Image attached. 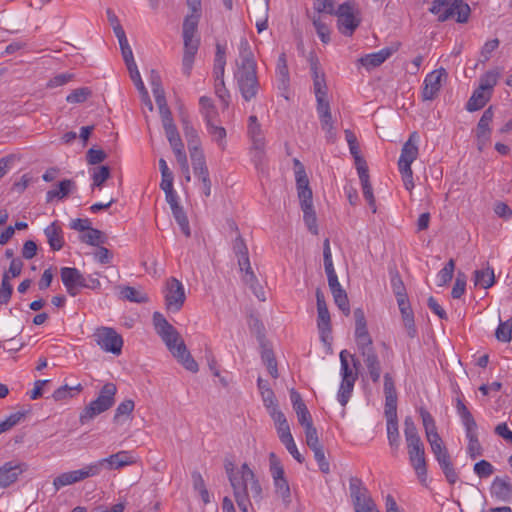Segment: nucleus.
Masks as SVG:
<instances>
[{
	"instance_id": "obj_52",
	"label": "nucleus",
	"mask_w": 512,
	"mask_h": 512,
	"mask_svg": "<svg viewBox=\"0 0 512 512\" xmlns=\"http://www.w3.org/2000/svg\"><path fill=\"white\" fill-rule=\"evenodd\" d=\"M495 336L497 340L501 342H509L512 338V319L500 322L496 329Z\"/></svg>"
},
{
	"instance_id": "obj_45",
	"label": "nucleus",
	"mask_w": 512,
	"mask_h": 512,
	"mask_svg": "<svg viewBox=\"0 0 512 512\" xmlns=\"http://www.w3.org/2000/svg\"><path fill=\"white\" fill-rule=\"evenodd\" d=\"M317 314V327L322 340L326 341L331 333L330 314L328 310L317 312Z\"/></svg>"
},
{
	"instance_id": "obj_21",
	"label": "nucleus",
	"mask_w": 512,
	"mask_h": 512,
	"mask_svg": "<svg viewBox=\"0 0 512 512\" xmlns=\"http://www.w3.org/2000/svg\"><path fill=\"white\" fill-rule=\"evenodd\" d=\"M493 116H494V113H493L492 108L490 107L483 112V114L478 122L477 129H476V136H477V145H478L479 150H482L486 146V144L489 142L490 135H491L490 124L493 120Z\"/></svg>"
},
{
	"instance_id": "obj_64",
	"label": "nucleus",
	"mask_w": 512,
	"mask_h": 512,
	"mask_svg": "<svg viewBox=\"0 0 512 512\" xmlns=\"http://www.w3.org/2000/svg\"><path fill=\"white\" fill-rule=\"evenodd\" d=\"M276 73L281 84L286 86L289 81V72L284 54H282L278 59Z\"/></svg>"
},
{
	"instance_id": "obj_3",
	"label": "nucleus",
	"mask_w": 512,
	"mask_h": 512,
	"mask_svg": "<svg viewBox=\"0 0 512 512\" xmlns=\"http://www.w3.org/2000/svg\"><path fill=\"white\" fill-rule=\"evenodd\" d=\"M355 318V343L358 353L367 368L370 379L377 383L381 377V363L372 338L367 329L364 312L358 308L354 311Z\"/></svg>"
},
{
	"instance_id": "obj_31",
	"label": "nucleus",
	"mask_w": 512,
	"mask_h": 512,
	"mask_svg": "<svg viewBox=\"0 0 512 512\" xmlns=\"http://www.w3.org/2000/svg\"><path fill=\"white\" fill-rule=\"evenodd\" d=\"M473 282L476 287L488 289L495 283V274L493 268L486 266L482 269H477L473 274Z\"/></svg>"
},
{
	"instance_id": "obj_40",
	"label": "nucleus",
	"mask_w": 512,
	"mask_h": 512,
	"mask_svg": "<svg viewBox=\"0 0 512 512\" xmlns=\"http://www.w3.org/2000/svg\"><path fill=\"white\" fill-rule=\"evenodd\" d=\"M83 390V386L78 383L75 386L63 385L53 392L55 401H63L75 397Z\"/></svg>"
},
{
	"instance_id": "obj_54",
	"label": "nucleus",
	"mask_w": 512,
	"mask_h": 512,
	"mask_svg": "<svg viewBox=\"0 0 512 512\" xmlns=\"http://www.w3.org/2000/svg\"><path fill=\"white\" fill-rule=\"evenodd\" d=\"M302 211H303V219H304V222L308 228V230L313 233V234H317L318 233V226H317V218H316V214H315V211L313 209V206L309 207V208H301Z\"/></svg>"
},
{
	"instance_id": "obj_18",
	"label": "nucleus",
	"mask_w": 512,
	"mask_h": 512,
	"mask_svg": "<svg viewBox=\"0 0 512 512\" xmlns=\"http://www.w3.org/2000/svg\"><path fill=\"white\" fill-rule=\"evenodd\" d=\"M310 69L313 79V91L315 94L316 102L321 103L329 101L325 74L319 67V64L316 60H311Z\"/></svg>"
},
{
	"instance_id": "obj_46",
	"label": "nucleus",
	"mask_w": 512,
	"mask_h": 512,
	"mask_svg": "<svg viewBox=\"0 0 512 512\" xmlns=\"http://www.w3.org/2000/svg\"><path fill=\"white\" fill-rule=\"evenodd\" d=\"M191 161H192V166H193L195 176L201 182H203L204 179L209 180L210 179L209 172H208V168L206 165V160H205L204 154L196 156V157H192Z\"/></svg>"
},
{
	"instance_id": "obj_38",
	"label": "nucleus",
	"mask_w": 512,
	"mask_h": 512,
	"mask_svg": "<svg viewBox=\"0 0 512 512\" xmlns=\"http://www.w3.org/2000/svg\"><path fill=\"white\" fill-rule=\"evenodd\" d=\"M231 484L234 489L235 499L239 509L242 512H248L251 503L247 495V482H231Z\"/></svg>"
},
{
	"instance_id": "obj_23",
	"label": "nucleus",
	"mask_w": 512,
	"mask_h": 512,
	"mask_svg": "<svg viewBox=\"0 0 512 512\" xmlns=\"http://www.w3.org/2000/svg\"><path fill=\"white\" fill-rule=\"evenodd\" d=\"M295 176L301 208H309L313 206L312 191L309 187V180L303 167H300V169L296 171Z\"/></svg>"
},
{
	"instance_id": "obj_42",
	"label": "nucleus",
	"mask_w": 512,
	"mask_h": 512,
	"mask_svg": "<svg viewBox=\"0 0 512 512\" xmlns=\"http://www.w3.org/2000/svg\"><path fill=\"white\" fill-rule=\"evenodd\" d=\"M135 407L134 401L131 399H126L122 401L116 408L114 414V422L123 423L127 420L131 413L133 412Z\"/></svg>"
},
{
	"instance_id": "obj_37",
	"label": "nucleus",
	"mask_w": 512,
	"mask_h": 512,
	"mask_svg": "<svg viewBox=\"0 0 512 512\" xmlns=\"http://www.w3.org/2000/svg\"><path fill=\"white\" fill-rule=\"evenodd\" d=\"M387 440L392 454H396L400 447V434L398 419H386Z\"/></svg>"
},
{
	"instance_id": "obj_56",
	"label": "nucleus",
	"mask_w": 512,
	"mask_h": 512,
	"mask_svg": "<svg viewBox=\"0 0 512 512\" xmlns=\"http://www.w3.org/2000/svg\"><path fill=\"white\" fill-rule=\"evenodd\" d=\"M262 401L270 416L274 411H280L277 406L275 395L270 388H265L261 393Z\"/></svg>"
},
{
	"instance_id": "obj_22",
	"label": "nucleus",
	"mask_w": 512,
	"mask_h": 512,
	"mask_svg": "<svg viewBox=\"0 0 512 512\" xmlns=\"http://www.w3.org/2000/svg\"><path fill=\"white\" fill-rule=\"evenodd\" d=\"M316 111L322 130L325 131L327 139L333 142L336 138V131L330 111L329 101L317 103Z\"/></svg>"
},
{
	"instance_id": "obj_53",
	"label": "nucleus",
	"mask_w": 512,
	"mask_h": 512,
	"mask_svg": "<svg viewBox=\"0 0 512 512\" xmlns=\"http://www.w3.org/2000/svg\"><path fill=\"white\" fill-rule=\"evenodd\" d=\"M91 175L93 179V187H101L109 178L110 169L107 166H98L92 169Z\"/></svg>"
},
{
	"instance_id": "obj_55",
	"label": "nucleus",
	"mask_w": 512,
	"mask_h": 512,
	"mask_svg": "<svg viewBox=\"0 0 512 512\" xmlns=\"http://www.w3.org/2000/svg\"><path fill=\"white\" fill-rule=\"evenodd\" d=\"M334 302L337 307L345 314L349 315L350 313V305L347 294L344 289H338L336 292L332 293Z\"/></svg>"
},
{
	"instance_id": "obj_8",
	"label": "nucleus",
	"mask_w": 512,
	"mask_h": 512,
	"mask_svg": "<svg viewBox=\"0 0 512 512\" xmlns=\"http://www.w3.org/2000/svg\"><path fill=\"white\" fill-rule=\"evenodd\" d=\"M117 387L114 383L108 382L103 385L97 398L91 401L81 412L79 421L86 424L97 415L109 410L115 402Z\"/></svg>"
},
{
	"instance_id": "obj_50",
	"label": "nucleus",
	"mask_w": 512,
	"mask_h": 512,
	"mask_svg": "<svg viewBox=\"0 0 512 512\" xmlns=\"http://www.w3.org/2000/svg\"><path fill=\"white\" fill-rule=\"evenodd\" d=\"M454 269L455 262L453 259H450L446 265L437 273L436 284L441 287L450 282L453 277Z\"/></svg>"
},
{
	"instance_id": "obj_12",
	"label": "nucleus",
	"mask_w": 512,
	"mask_h": 512,
	"mask_svg": "<svg viewBox=\"0 0 512 512\" xmlns=\"http://www.w3.org/2000/svg\"><path fill=\"white\" fill-rule=\"evenodd\" d=\"M164 299L168 311L173 313L180 311L186 299L184 285L176 278L168 279L164 289Z\"/></svg>"
},
{
	"instance_id": "obj_43",
	"label": "nucleus",
	"mask_w": 512,
	"mask_h": 512,
	"mask_svg": "<svg viewBox=\"0 0 512 512\" xmlns=\"http://www.w3.org/2000/svg\"><path fill=\"white\" fill-rule=\"evenodd\" d=\"M226 65L225 50L220 45L216 47V54L214 58L213 76L214 79L224 78Z\"/></svg>"
},
{
	"instance_id": "obj_57",
	"label": "nucleus",
	"mask_w": 512,
	"mask_h": 512,
	"mask_svg": "<svg viewBox=\"0 0 512 512\" xmlns=\"http://www.w3.org/2000/svg\"><path fill=\"white\" fill-rule=\"evenodd\" d=\"M420 416L425 430V436L437 433V426L432 415L425 409H420Z\"/></svg>"
},
{
	"instance_id": "obj_28",
	"label": "nucleus",
	"mask_w": 512,
	"mask_h": 512,
	"mask_svg": "<svg viewBox=\"0 0 512 512\" xmlns=\"http://www.w3.org/2000/svg\"><path fill=\"white\" fill-rule=\"evenodd\" d=\"M274 422L278 437L282 444L293 439L290 426L285 415L281 411H274L270 416Z\"/></svg>"
},
{
	"instance_id": "obj_60",
	"label": "nucleus",
	"mask_w": 512,
	"mask_h": 512,
	"mask_svg": "<svg viewBox=\"0 0 512 512\" xmlns=\"http://www.w3.org/2000/svg\"><path fill=\"white\" fill-rule=\"evenodd\" d=\"M384 414L386 419H398L397 417V395L385 396Z\"/></svg>"
},
{
	"instance_id": "obj_9",
	"label": "nucleus",
	"mask_w": 512,
	"mask_h": 512,
	"mask_svg": "<svg viewBox=\"0 0 512 512\" xmlns=\"http://www.w3.org/2000/svg\"><path fill=\"white\" fill-rule=\"evenodd\" d=\"M456 408L465 428V435L468 440L467 453L471 458H477L481 456L483 452L482 446L478 440L477 424L468 408L461 401H458Z\"/></svg>"
},
{
	"instance_id": "obj_30",
	"label": "nucleus",
	"mask_w": 512,
	"mask_h": 512,
	"mask_svg": "<svg viewBox=\"0 0 512 512\" xmlns=\"http://www.w3.org/2000/svg\"><path fill=\"white\" fill-rule=\"evenodd\" d=\"M50 248L59 251L64 245L63 231L57 222H53L44 229Z\"/></svg>"
},
{
	"instance_id": "obj_27",
	"label": "nucleus",
	"mask_w": 512,
	"mask_h": 512,
	"mask_svg": "<svg viewBox=\"0 0 512 512\" xmlns=\"http://www.w3.org/2000/svg\"><path fill=\"white\" fill-rule=\"evenodd\" d=\"M76 190V183L71 179L62 180L54 189L47 191L46 202L50 203L54 200H62L70 193Z\"/></svg>"
},
{
	"instance_id": "obj_61",
	"label": "nucleus",
	"mask_w": 512,
	"mask_h": 512,
	"mask_svg": "<svg viewBox=\"0 0 512 512\" xmlns=\"http://www.w3.org/2000/svg\"><path fill=\"white\" fill-rule=\"evenodd\" d=\"M171 211H172V214H173L176 222L180 226L181 231L185 234V236H189L190 235L189 222H188V219H187L182 207L181 206L176 207V208L172 209Z\"/></svg>"
},
{
	"instance_id": "obj_62",
	"label": "nucleus",
	"mask_w": 512,
	"mask_h": 512,
	"mask_svg": "<svg viewBox=\"0 0 512 512\" xmlns=\"http://www.w3.org/2000/svg\"><path fill=\"white\" fill-rule=\"evenodd\" d=\"M465 290H466V276L464 273L459 272L457 274L455 283L453 285L451 295L454 299H459L464 295Z\"/></svg>"
},
{
	"instance_id": "obj_5",
	"label": "nucleus",
	"mask_w": 512,
	"mask_h": 512,
	"mask_svg": "<svg viewBox=\"0 0 512 512\" xmlns=\"http://www.w3.org/2000/svg\"><path fill=\"white\" fill-rule=\"evenodd\" d=\"M339 359V374L341 377V382L337 392V400L344 407L352 396L355 383L358 379V366L360 362L355 357V355L351 354L347 350H342L339 353Z\"/></svg>"
},
{
	"instance_id": "obj_26",
	"label": "nucleus",
	"mask_w": 512,
	"mask_h": 512,
	"mask_svg": "<svg viewBox=\"0 0 512 512\" xmlns=\"http://www.w3.org/2000/svg\"><path fill=\"white\" fill-rule=\"evenodd\" d=\"M394 50L386 47L377 52L367 54L360 58V63L366 69H373L384 63L392 54Z\"/></svg>"
},
{
	"instance_id": "obj_44",
	"label": "nucleus",
	"mask_w": 512,
	"mask_h": 512,
	"mask_svg": "<svg viewBox=\"0 0 512 512\" xmlns=\"http://www.w3.org/2000/svg\"><path fill=\"white\" fill-rule=\"evenodd\" d=\"M313 26L321 42L324 44H328L331 40L330 28L321 15L313 17Z\"/></svg>"
},
{
	"instance_id": "obj_59",
	"label": "nucleus",
	"mask_w": 512,
	"mask_h": 512,
	"mask_svg": "<svg viewBox=\"0 0 512 512\" xmlns=\"http://www.w3.org/2000/svg\"><path fill=\"white\" fill-rule=\"evenodd\" d=\"M493 472V465L486 460H480L474 465V473L480 479L490 477Z\"/></svg>"
},
{
	"instance_id": "obj_35",
	"label": "nucleus",
	"mask_w": 512,
	"mask_h": 512,
	"mask_svg": "<svg viewBox=\"0 0 512 512\" xmlns=\"http://www.w3.org/2000/svg\"><path fill=\"white\" fill-rule=\"evenodd\" d=\"M454 7V1L451 0H435L430 11L437 16L439 21H446L452 19V8Z\"/></svg>"
},
{
	"instance_id": "obj_1",
	"label": "nucleus",
	"mask_w": 512,
	"mask_h": 512,
	"mask_svg": "<svg viewBox=\"0 0 512 512\" xmlns=\"http://www.w3.org/2000/svg\"><path fill=\"white\" fill-rule=\"evenodd\" d=\"M201 1L202 0H187V5L191 10V13L188 14L183 21V54L181 61L182 73L185 76L191 75L200 46L198 23L201 17Z\"/></svg>"
},
{
	"instance_id": "obj_11",
	"label": "nucleus",
	"mask_w": 512,
	"mask_h": 512,
	"mask_svg": "<svg viewBox=\"0 0 512 512\" xmlns=\"http://www.w3.org/2000/svg\"><path fill=\"white\" fill-rule=\"evenodd\" d=\"M94 340L105 351L119 355L123 347V339L113 328L100 327L94 332Z\"/></svg>"
},
{
	"instance_id": "obj_10",
	"label": "nucleus",
	"mask_w": 512,
	"mask_h": 512,
	"mask_svg": "<svg viewBox=\"0 0 512 512\" xmlns=\"http://www.w3.org/2000/svg\"><path fill=\"white\" fill-rule=\"evenodd\" d=\"M335 15L338 18V30L345 36H351L360 24L357 6L352 1L341 4Z\"/></svg>"
},
{
	"instance_id": "obj_25",
	"label": "nucleus",
	"mask_w": 512,
	"mask_h": 512,
	"mask_svg": "<svg viewBox=\"0 0 512 512\" xmlns=\"http://www.w3.org/2000/svg\"><path fill=\"white\" fill-rule=\"evenodd\" d=\"M135 457L127 451H120L116 454L110 455L107 458L101 459L105 470L118 469L128 464L133 463Z\"/></svg>"
},
{
	"instance_id": "obj_4",
	"label": "nucleus",
	"mask_w": 512,
	"mask_h": 512,
	"mask_svg": "<svg viewBox=\"0 0 512 512\" xmlns=\"http://www.w3.org/2000/svg\"><path fill=\"white\" fill-rule=\"evenodd\" d=\"M153 319L157 333L160 335L171 354L187 370L194 373L197 372L198 364L188 352L177 330L159 313H155Z\"/></svg>"
},
{
	"instance_id": "obj_32",
	"label": "nucleus",
	"mask_w": 512,
	"mask_h": 512,
	"mask_svg": "<svg viewBox=\"0 0 512 512\" xmlns=\"http://www.w3.org/2000/svg\"><path fill=\"white\" fill-rule=\"evenodd\" d=\"M397 304H398L399 310L401 312L404 325L408 330V334L410 336H414L415 332H416L415 326H414V316H413L412 309L410 307L408 297L406 296V297L397 299Z\"/></svg>"
},
{
	"instance_id": "obj_13",
	"label": "nucleus",
	"mask_w": 512,
	"mask_h": 512,
	"mask_svg": "<svg viewBox=\"0 0 512 512\" xmlns=\"http://www.w3.org/2000/svg\"><path fill=\"white\" fill-rule=\"evenodd\" d=\"M427 442L431 447V451L434 454L440 467L443 469L447 478L453 474V467L450 460L449 453L439 433H434L426 436Z\"/></svg>"
},
{
	"instance_id": "obj_48",
	"label": "nucleus",
	"mask_w": 512,
	"mask_h": 512,
	"mask_svg": "<svg viewBox=\"0 0 512 512\" xmlns=\"http://www.w3.org/2000/svg\"><path fill=\"white\" fill-rule=\"evenodd\" d=\"M250 140L252 143V160L255 163V165H258L262 161L266 147L265 136L263 135L260 137H254L251 138Z\"/></svg>"
},
{
	"instance_id": "obj_34",
	"label": "nucleus",
	"mask_w": 512,
	"mask_h": 512,
	"mask_svg": "<svg viewBox=\"0 0 512 512\" xmlns=\"http://www.w3.org/2000/svg\"><path fill=\"white\" fill-rule=\"evenodd\" d=\"M200 113L205 124L216 122L218 119V110L210 97L202 96L199 99Z\"/></svg>"
},
{
	"instance_id": "obj_29",
	"label": "nucleus",
	"mask_w": 512,
	"mask_h": 512,
	"mask_svg": "<svg viewBox=\"0 0 512 512\" xmlns=\"http://www.w3.org/2000/svg\"><path fill=\"white\" fill-rule=\"evenodd\" d=\"M27 470L25 463L13 460L0 467V480H16Z\"/></svg>"
},
{
	"instance_id": "obj_19",
	"label": "nucleus",
	"mask_w": 512,
	"mask_h": 512,
	"mask_svg": "<svg viewBox=\"0 0 512 512\" xmlns=\"http://www.w3.org/2000/svg\"><path fill=\"white\" fill-rule=\"evenodd\" d=\"M182 128L190 153V158L203 155L204 153L198 130L187 118L182 119Z\"/></svg>"
},
{
	"instance_id": "obj_51",
	"label": "nucleus",
	"mask_w": 512,
	"mask_h": 512,
	"mask_svg": "<svg viewBox=\"0 0 512 512\" xmlns=\"http://www.w3.org/2000/svg\"><path fill=\"white\" fill-rule=\"evenodd\" d=\"M470 8L462 0H454V7L452 8V19L455 18L457 22L464 23L468 20Z\"/></svg>"
},
{
	"instance_id": "obj_63",
	"label": "nucleus",
	"mask_w": 512,
	"mask_h": 512,
	"mask_svg": "<svg viewBox=\"0 0 512 512\" xmlns=\"http://www.w3.org/2000/svg\"><path fill=\"white\" fill-rule=\"evenodd\" d=\"M269 464H270V472L273 480H282L284 475V470L281 462L276 457L274 453H271L269 456Z\"/></svg>"
},
{
	"instance_id": "obj_15",
	"label": "nucleus",
	"mask_w": 512,
	"mask_h": 512,
	"mask_svg": "<svg viewBox=\"0 0 512 512\" xmlns=\"http://www.w3.org/2000/svg\"><path fill=\"white\" fill-rule=\"evenodd\" d=\"M446 76L447 72L444 68L435 69L425 76L422 87L423 100L431 101L438 95L442 80Z\"/></svg>"
},
{
	"instance_id": "obj_6",
	"label": "nucleus",
	"mask_w": 512,
	"mask_h": 512,
	"mask_svg": "<svg viewBox=\"0 0 512 512\" xmlns=\"http://www.w3.org/2000/svg\"><path fill=\"white\" fill-rule=\"evenodd\" d=\"M404 436L409 462L417 476L422 477L426 473L425 447L418 433V429L410 416H407L404 420Z\"/></svg>"
},
{
	"instance_id": "obj_33",
	"label": "nucleus",
	"mask_w": 512,
	"mask_h": 512,
	"mask_svg": "<svg viewBox=\"0 0 512 512\" xmlns=\"http://www.w3.org/2000/svg\"><path fill=\"white\" fill-rule=\"evenodd\" d=\"M163 128L165 130L166 137L169 141V144L175 154V156L179 155V153H185L184 144L181 140V137L178 133V130L173 123L164 124Z\"/></svg>"
},
{
	"instance_id": "obj_2",
	"label": "nucleus",
	"mask_w": 512,
	"mask_h": 512,
	"mask_svg": "<svg viewBox=\"0 0 512 512\" xmlns=\"http://www.w3.org/2000/svg\"><path fill=\"white\" fill-rule=\"evenodd\" d=\"M239 56L236 60L234 79L245 101L256 97L259 89V81L256 72V61L249 42L241 39L239 43Z\"/></svg>"
},
{
	"instance_id": "obj_58",
	"label": "nucleus",
	"mask_w": 512,
	"mask_h": 512,
	"mask_svg": "<svg viewBox=\"0 0 512 512\" xmlns=\"http://www.w3.org/2000/svg\"><path fill=\"white\" fill-rule=\"evenodd\" d=\"M11 279L12 278L9 277V274H3L0 288V303L2 304L8 303L11 298L13 291V286L10 283Z\"/></svg>"
},
{
	"instance_id": "obj_14",
	"label": "nucleus",
	"mask_w": 512,
	"mask_h": 512,
	"mask_svg": "<svg viewBox=\"0 0 512 512\" xmlns=\"http://www.w3.org/2000/svg\"><path fill=\"white\" fill-rule=\"evenodd\" d=\"M350 492L356 512H379L366 488L360 482H351Z\"/></svg>"
},
{
	"instance_id": "obj_20",
	"label": "nucleus",
	"mask_w": 512,
	"mask_h": 512,
	"mask_svg": "<svg viewBox=\"0 0 512 512\" xmlns=\"http://www.w3.org/2000/svg\"><path fill=\"white\" fill-rule=\"evenodd\" d=\"M103 470H105L103 463L101 460H98L81 469L63 473L56 480H83L85 478L98 476Z\"/></svg>"
},
{
	"instance_id": "obj_36",
	"label": "nucleus",
	"mask_w": 512,
	"mask_h": 512,
	"mask_svg": "<svg viewBox=\"0 0 512 512\" xmlns=\"http://www.w3.org/2000/svg\"><path fill=\"white\" fill-rule=\"evenodd\" d=\"M491 94L486 90H482L481 87H478L469 98L466 109L469 112H474L483 108L486 103L490 100Z\"/></svg>"
},
{
	"instance_id": "obj_39",
	"label": "nucleus",
	"mask_w": 512,
	"mask_h": 512,
	"mask_svg": "<svg viewBox=\"0 0 512 512\" xmlns=\"http://www.w3.org/2000/svg\"><path fill=\"white\" fill-rule=\"evenodd\" d=\"M206 129L212 141H214L221 150H225L227 146L226 129L223 126L217 125L216 122L208 123Z\"/></svg>"
},
{
	"instance_id": "obj_7",
	"label": "nucleus",
	"mask_w": 512,
	"mask_h": 512,
	"mask_svg": "<svg viewBox=\"0 0 512 512\" xmlns=\"http://www.w3.org/2000/svg\"><path fill=\"white\" fill-rule=\"evenodd\" d=\"M419 135L412 132L408 140L403 144L401 154L398 159V169L401 174L403 185L406 190L412 191L414 188L412 163L417 159L419 154Z\"/></svg>"
},
{
	"instance_id": "obj_49",
	"label": "nucleus",
	"mask_w": 512,
	"mask_h": 512,
	"mask_svg": "<svg viewBox=\"0 0 512 512\" xmlns=\"http://www.w3.org/2000/svg\"><path fill=\"white\" fill-rule=\"evenodd\" d=\"M214 90L217 98L223 106V110L228 108L230 104V92L225 87L224 78L214 79Z\"/></svg>"
},
{
	"instance_id": "obj_16",
	"label": "nucleus",
	"mask_w": 512,
	"mask_h": 512,
	"mask_svg": "<svg viewBox=\"0 0 512 512\" xmlns=\"http://www.w3.org/2000/svg\"><path fill=\"white\" fill-rule=\"evenodd\" d=\"M60 273L62 283L70 296H76L80 289L86 285V278L77 268L63 267Z\"/></svg>"
},
{
	"instance_id": "obj_17",
	"label": "nucleus",
	"mask_w": 512,
	"mask_h": 512,
	"mask_svg": "<svg viewBox=\"0 0 512 512\" xmlns=\"http://www.w3.org/2000/svg\"><path fill=\"white\" fill-rule=\"evenodd\" d=\"M233 252L235 253L239 268L244 272V280L247 283H252L255 280V275L252 271L250 260L248 256V248L241 237H237L233 242Z\"/></svg>"
},
{
	"instance_id": "obj_41",
	"label": "nucleus",
	"mask_w": 512,
	"mask_h": 512,
	"mask_svg": "<svg viewBox=\"0 0 512 512\" xmlns=\"http://www.w3.org/2000/svg\"><path fill=\"white\" fill-rule=\"evenodd\" d=\"M491 493L499 500L509 501L512 497L511 482H492Z\"/></svg>"
},
{
	"instance_id": "obj_24",
	"label": "nucleus",
	"mask_w": 512,
	"mask_h": 512,
	"mask_svg": "<svg viewBox=\"0 0 512 512\" xmlns=\"http://www.w3.org/2000/svg\"><path fill=\"white\" fill-rule=\"evenodd\" d=\"M135 457L127 451H120L116 454L110 455L107 458L101 459L105 470L118 469L128 464L133 463Z\"/></svg>"
},
{
	"instance_id": "obj_47",
	"label": "nucleus",
	"mask_w": 512,
	"mask_h": 512,
	"mask_svg": "<svg viewBox=\"0 0 512 512\" xmlns=\"http://www.w3.org/2000/svg\"><path fill=\"white\" fill-rule=\"evenodd\" d=\"M499 77L500 72L497 69L489 70L480 77L479 87L492 94L493 88L496 86Z\"/></svg>"
}]
</instances>
